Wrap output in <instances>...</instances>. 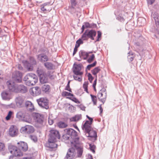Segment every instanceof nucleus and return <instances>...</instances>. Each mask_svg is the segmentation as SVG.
Here are the masks:
<instances>
[{
  "label": "nucleus",
  "mask_w": 159,
  "mask_h": 159,
  "mask_svg": "<svg viewBox=\"0 0 159 159\" xmlns=\"http://www.w3.org/2000/svg\"><path fill=\"white\" fill-rule=\"evenodd\" d=\"M14 80H9L7 82V84L9 89L12 92L15 93H25L27 91V88L24 85H16Z\"/></svg>",
  "instance_id": "1"
},
{
  "label": "nucleus",
  "mask_w": 159,
  "mask_h": 159,
  "mask_svg": "<svg viewBox=\"0 0 159 159\" xmlns=\"http://www.w3.org/2000/svg\"><path fill=\"white\" fill-rule=\"evenodd\" d=\"M65 131L68 139L70 141V145H74V144L75 143L78 144L79 138L77 136V132L72 129H66Z\"/></svg>",
  "instance_id": "2"
},
{
  "label": "nucleus",
  "mask_w": 159,
  "mask_h": 159,
  "mask_svg": "<svg viewBox=\"0 0 159 159\" xmlns=\"http://www.w3.org/2000/svg\"><path fill=\"white\" fill-rule=\"evenodd\" d=\"M83 66L82 64H78L74 63L72 70L74 75L73 77L74 80H81V75L83 74V72L81 71L82 67Z\"/></svg>",
  "instance_id": "3"
},
{
  "label": "nucleus",
  "mask_w": 159,
  "mask_h": 159,
  "mask_svg": "<svg viewBox=\"0 0 159 159\" xmlns=\"http://www.w3.org/2000/svg\"><path fill=\"white\" fill-rule=\"evenodd\" d=\"M29 60L30 62L27 60H23L22 63L28 71H31L34 69V66L37 64V62L35 58L33 57L30 56Z\"/></svg>",
  "instance_id": "4"
},
{
  "label": "nucleus",
  "mask_w": 159,
  "mask_h": 159,
  "mask_svg": "<svg viewBox=\"0 0 159 159\" xmlns=\"http://www.w3.org/2000/svg\"><path fill=\"white\" fill-rule=\"evenodd\" d=\"M96 34V31L94 30H86L82 35L81 38L83 41L88 40L89 38L94 40Z\"/></svg>",
  "instance_id": "5"
},
{
  "label": "nucleus",
  "mask_w": 159,
  "mask_h": 159,
  "mask_svg": "<svg viewBox=\"0 0 159 159\" xmlns=\"http://www.w3.org/2000/svg\"><path fill=\"white\" fill-rule=\"evenodd\" d=\"M9 150L13 156L17 157H21L23 156V153L17 146L10 145L9 147Z\"/></svg>",
  "instance_id": "6"
},
{
  "label": "nucleus",
  "mask_w": 159,
  "mask_h": 159,
  "mask_svg": "<svg viewBox=\"0 0 159 159\" xmlns=\"http://www.w3.org/2000/svg\"><path fill=\"white\" fill-rule=\"evenodd\" d=\"M97 97L99 100L103 104L104 103L106 100L107 97L106 89L104 88H102L98 93Z\"/></svg>",
  "instance_id": "7"
},
{
  "label": "nucleus",
  "mask_w": 159,
  "mask_h": 159,
  "mask_svg": "<svg viewBox=\"0 0 159 159\" xmlns=\"http://www.w3.org/2000/svg\"><path fill=\"white\" fill-rule=\"evenodd\" d=\"M38 104L42 107L48 109L49 108L48 100L44 98H41L37 100Z\"/></svg>",
  "instance_id": "8"
},
{
  "label": "nucleus",
  "mask_w": 159,
  "mask_h": 159,
  "mask_svg": "<svg viewBox=\"0 0 159 159\" xmlns=\"http://www.w3.org/2000/svg\"><path fill=\"white\" fill-rule=\"evenodd\" d=\"M48 139L50 141L53 140L57 141V139H60V135L59 132L56 130H51L50 131Z\"/></svg>",
  "instance_id": "9"
},
{
  "label": "nucleus",
  "mask_w": 159,
  "mask_h": 159,
  "mask_svg": "<svg viewBox=\"0 0 159 159\" xmlns=\"http://www.w3.org/2000/svg\"><path fill=\"white\" fill-rule=\"evenodd\" d=\"M97 27V25L96 24L94 23L90 24L87 22H84L83 23L81 28V31L80 34L83 33L85 29H94L96 28Z\"/></svg>",
  "instance_id": "10"
},
{
  "label": "nucleus",
  "mask_w": 159,
  "mask_h": 159,
  "mask_svg": "<svg viewBox=\"0 0 159 159\" xmlns=\"http://www.w3.org/2000/svg\"><path fill=\"white\" fill-rule=\"evenodd\" d=\"M20 130L24 133L27 134H30L33 133L34 131V129L33 126L30 125H26L22 127Z\"/></svg>",
  "instance_id": "11"
},
{
  "label": "nucleus",
  "mask_w": 159,
  "mask_h": 159,
  "mask_svg": "<svg viewBox=\"0 0 159 159\" xmlns=\"http://www.w3.org/2000/svg\"><path fill=\"white\" fill-rule=\"evenodd\" d=\"M152 18H153L155 20L156 25L157 28H155L154 29L152 30V32H155L156 30L159 28V16L157 12H152L151 15Z\"/></svg>",
  "instance_id": "12"
},
{
  "label": "nucleus",
  "mask_w": 159,
  "mask_h": 159,
  "mask_svg": "<svg viewBox=\"0 0 159 159\" xmlns=\"http://www.w3.org/2000/svg\"><path fill=\"white\" fill-rule=\"evenodd\" d=\"M17 147L22 152L26 151L28 149V146L27 143L24 142L20 141L17 143Z\"/></svg>",
  "instance_id": "13"
},
{
  "label": "nucleus",
  "mask_w": 159,
  "mask_h": 159,
  "mask_svg": "<svg viewBox=\"0 0 159 159\" xmlns=\"http://www.w3.org/2000/svg\"><path fill=\"white\" fill-rule=\"evenodd\" d=\"M75 149L73 147H71L69 149L67 152L66 157L67 159H73L75 157L76 154Z\"/></svg>",
  "instance_id": "14"
},
{
  "label": "nucleus",
  "mask_w": 159,
  "mask_h": 159,
  "mask_svg": "<svg viewBox=\"0 0 159 159\" xmlns=\"http://www.w3.org/2000/svg\"><path fill=\"white\" fill-rule=\"evenodd\" d=\"M10 90L8 91H4L1 93V96L3 99L6 100H9L11 98Z\"/></svg>",
  "instance_id": "15"
},
{
  "label": "nucleus",
  "mask_w": 159,
  "mask_h": 159,
  "mask_svg": "<svg viewBox=\"0 0 159 159\" xmlns=\"http://www.w3.org/2000/svg\"><path fill=\"white\" fill-rule=\"evenodd\" d=\"M74 145H71V147H73V148L75 149H76L78 154V157H80L83 153V148L79 142H78V144H77L76 143L74 144Z\"/></svg>",
  "instance_id": "16"
},
{
  "label": "nucleus",
  "mask_w": 159,
  "mask_h": 159,
  "mask_svg": "<svg viewBox=\"0 0 159 159\" xmlns=\"http://www.w3.org/2000/svg\"><path fill=\"white\" fill-rule=\"evenodd\" d=\"M37 73L39 78V80H47L48 75L42 69L38 68Z\"/></svg>",
  "instance_id": "17"
},
{
  "label": "nucleus",
  "mask_w": 159,
  "mask_h": 159,
  "mask_svg": "<svg viewBox=\"0 0 159 159\" xmlns=\"http://www.w3.org/2000/svg\"><path fill=\"white\" fill-rule=\"evenodd\" d=\"M30 93L33 96H37L39 95L41 93V91L38 87H33L30 89Z\"/></svg>",
  "instance_id": "18"
},
{
  "label": "nucleus",
  "mask_w": 159,
  "mask_h": 159,
  "mask_svg": "<svg viewBox=\"0 0 159 159\" xmlns=\"http://www.w3.org/2000/svg\"><path fill=\"white\" fill-rule=\"evenodd\" d=\"M18 129L16 126L12 125L10 127L9 131V133L10 136L14 137L17 135Z\"/></svg>",
  "instance_id": "19"
},
{
  "label": "nucleus",
  "mask_w": 159,
  "mask_h": 159,
  "mask_svg": "<svg viewBox=\"0 0 159 159\" xmlns=\"http://www.w3.org/2000/svg\"><path fill=\"white\" fill-rule=\"evenodd\" d=\"M37 58L41 62H44L49 60L48 57L45 53H42L37 56Z\"/></svg>",
  "instance_id": "20"
},
{
  "label": "nucleus",
  "mask_w": 159,
  "mask_h": 159,
  "mask_svg": "<svg viewBox=\"0 0 159 159\" xmlns=\"http://www.w3.org/2000/svg\"><path fill=\"white\" fill-rule=\"evenodd\" d=\"M22 74L19 71H14L12 75V78L13 80H22Z\"/></svg>",
  "instance_id": "21"
},
{
  "label": "nucleus",
  "mask_w": 159,
  "mask_h": 159,
  "mask_svg": "<svg viewBox=\"0 0 159 159\" xmlns=\"http://www.w3.org/2000/svg\"><path fill=\"white\" fill-rule=\"evenodd\" d=\"M92 124L88 120H86L82 126V129L86 132L92 129L91 127Z\"/></svg>",
  "instance_id": "22"
},
{
  "label": "nucleus",
  "mask_w": 159,
  "mask_h": 159,
  "mask_svg": "<svg viewBox=\"0 0 159 159\" xmlns=\"http://www.w3.org/2000/svg\"><path fill=\"white\" fill-rule=\"evenodd\" d=\"M34 118L36 122L39 124H42L44 120L43 116L38 113L35 114Z\"/></svg>",
  "instance_id": "23"
},
{
  "label": "nucleus",
  "mask_w": 159,
  "mask_h": 159,
  "mask_svg": "<svg viewBox=\"0 0 159 159\" xmlns=\"http://www.w3.org/2000/svg\"><path fill=\"white\" fill-rule=\"evenodd\" d=\"M79 55L80 58L86 60L89 57L88 53L84 50H81L79 52Z\"/></svg>",
  "instance_id": "24"
},
{
  "label": "nucleus",
  "mask_w": 159,
  "mask_h": 159,
  "mask_svg": "<svg viewBox=\"0 0 159 159\" xmlns=\"http://www.w3.org/2000/svg\"><path fill=\"white\" fill-rule=\"evenodd\" d=\"M27 116V114L24 110L20 111H18L16 114L17 118L19 119L25 118Z\"/></svg>",
  "instance_id": "25"
},
{
  "label": "nucleus",
  "mask_w": 159,
  "mask_h": 159,
  "mask_svg": "<svg viewBox=\"0 0 159 159\" xmlns=\"http://www.w3.org/2000/svg\"><path fill=\"white\" fill-rule=\"evenodd\" d=\"M56 142L53 140L50 141V139H48V143L47 144V147L52 148H57V144L56 143Z\"/></svg>",
  "instance_id": "26"
},
{
  "label": "nucleus",
  "mask_w": 159,
  "mask_h": 159,
  "mask_svg": "<svg viewBox=\"0 0 159 159\" xmlns=\"http://www.w3.org/2000/svg\"><path fill=\"white\" fill-rule=\"evenodd\" d=\"M88 134V136L89 137L95 138L97 137V133L92 129L86 132Z\"/></svg>",
  "instance_id": "27"
},
{
  "label": "nucleus",
  "mask_w": 159,
  "mask_h": 159,
  "mask_svg": "<svg viewBox=\"0 0 159 159\" xmlns=\"http://www.w3.org/2000/svg\"><path fill=\"white\" fill-rule=\"evenodd\" d=\"M42 90L43 92L47 93H49L51 90V88L50 86L48 85L44 84L42 88Z\"/></svg>",
  "instance_id": "28"
},
{
  "label": "nucleus",
  "mask_w": 159,
  "mask_h": 159,
  "mask_svg": "<svg viewBox=\"0 0 159 159\" xmlns=\"http://www.w3.org/2000/svg\"><path fill=\"white\" fill-rule=\"evenodd\" d=\"M45 67L48 70H52L54 67L53 64L50 62H46L44 64Z\"/></svg>",
  "instance_id": "29"
},
{
  "label": "nucleus",
  "mask_w": 159,
  "mask_h": 159,
  "mask_svg": "<svg viewBox=\"0 0 159 159\" xmlns=\"http://www.w3.org/2000/svg\"><path fill=\"white\" fill-rule=\"evenodd\" d=\"M82 116L81 114L77 115L71 118L70 120L71 121H77L81 119Z\"/></svg>",
  "instance_id": "30"
},
{
  "label": "nucleus",
  "mask_w": 159,
  "mask_h": 159,
  "mask_svg": "<svg viewBox=\"0 0 159 159\" xmlns=\"http://www.w3.org/2000/svg\"><path fill=\"white\" fill-rule=\"evenodd\" d=\"M61 96L63 97H70L74 96L73 94L71 93H69L66 91H63L61 93Z\"/></svg>",
  "instance_id": "31"
},
{
  "label": "nucleus",
  "mask_w": 159,
  "mask_h": 159,
  "mask_svg": "<svg viewBox=\"0 0 159 159\" xmlns=\"http://www.w3.org/2000/svg\"><path fill=\"white\" fill-rule=\"evenodd\" d=\"M100 67L98 66L95 68L91 70V72L93 75L96 76V77L95 80H97V74L100 71Z\"/></svg>",
  "instance_id": "32"
},
{
  "label": "nucleus",
  "mask_w": 159,
  "mask_h": 159,
  "mask_svg": "<svg viewBox=\"0 0 159 159\" xmlns=\"http://www.w3.org/2000/svg\"><path fill=\"white\" fill-rule=\"evenodd\" d=\"M50 4V2H47L43 3L42 5H41V10L43 11H48V10H47V9L45 7L47 5H49Z\"/></svg>",
  "instance_id": "33"
},
{
  "label": "nucleus",
  "mask_w": 159,
  "mask_h": 159,
  "mask_svg": "<svg viewBox=\"0 0 159 159\" xmlns=\"http://www.w3.org/2000/svg\"><path fill=\"white\" fill-rule=\"evenodd\" d=\"M36 75L34 74L33 73H30L28 74L25 77V79H29L30 78H33L35 79L36 77Z\"/></svg>",
  "instance_id": "34"
},
{
  "label": "nucleus",
  "mask_w": 159,
  "mask_h": 159,
  "mask_svg": "<svg viewBox=\"0 0 159 159\" xmlns=\"http://www.w3.org/2000/svg\"><path fill=\"white\" fill-rule=\"evenodd\" d=\"M128 55L127 57L128 59V61L130 62L133 60L134 58V57L132 52H129L128 53Z\"/></svg>",
  "instance_id": "35"
},
{
  "label": "nucleus",
  "mask_w": 159,
  "mask_h": 159,
  "mask_svg": "<svg viewBox=\"0 0 159 159\" xmlns=\"http://www.w3.org/2000/svg\"><path fill=\"white\" fill-rule=\"evenodd\" d=\"M57 125L60 128H65L67 127V125L62 122H59L57 123Z\"/></svg>",
  "instance_id": "36"
},
{
  "label": "nucleus",
  "mask_w": 159,
  "mask_h": 159,
  "mask_svg": "<svg viewBox=\"0 0 159 159\" xmlns=\"http://www.w3.org/2000/svg\"><path fill=\"white\" fill-rule=\"evenodd\" d=\"M38 52L42 53H45L46 54V53L48 52L49 51L46 48L44 47H43L40 48L39 49Z\"/></svg>",
  "instance_id": "37"
},
{
  "label": "nucleus",
  "mask_w": 159,
  "mask_h": 159,
  "mask_svg": "<svg viewBox=\"0 0 159 159\" xmlns=\"http://www.w3.org/2000/svg\"><path fill=\"white\" fill-rule=\"evenodd\" d=\"M83 40L82 38L79 39L78 40H77L76 42L75 46L77 48H79L81 44L83 43Z\"/></svg>",
  "instance_id": "38"
},
{
  "label": "nucleus",
  "mask_w": 159,
  "mask_h": 159,
  "mask_svg": "<svg viewBox=\"0 0 159 159\" xmlns=\"http://www.w3.org/2000/svg\"><path fill=\"white\" fill-rule=\"evenodd\" d=\"M78 9L77 7H72L70 8V10L72 14L75 13L77 11V9Z\"/></svg>",
  "instance_id": "39"
},
{
  "label": "nucleus",
  "mask_w": 159,
  "mask_h": 159,
  "mask_svg": "<svg viewBox=\"0 0 159 159\" xmlns=\"http://www.w3.org/2000/svg\"><path fill=\"white\" fill-rule=\"evenodd\" d=\"M66 98L71 100L72 101L74 102H75L76 103L80 104V102L76 98H71V97H67Z\"/></svg>",
  "instance_id": "40"
},
{
  "label": "nucleus",
  "mask_w": 159,
  "mask_h": 159,
  "mask_svg": "<svg viewBox=\"0 0 159 159\" xmlns=\"http://www.w3.org/2000/svg\"><path fill=\"white\" fill-rule=\"evenodd\" d=\"M94 105H96L97 103V98L96 96L92 94L90 95Z\"/></svg>",
  "instance_id": "41"
},
{
  "label": "nucleus",
  "mask_w": 159,
  "mask_h": 159,
  "mask_svg": "<svg viewBox=\"0 0 159 159\" xmlns=\"http://www.w3.org/2000/svg\"><path fill=\"white\" fill-rule=\"evenodd\" d=\"M96 64L97 61H95L93 63L88 65L87 66L86 69L90 70L92 67H94L96 65Z\"/></svg>",
  "instance_id": "42"
},
{
  "label": "nucleus",
  "mask_w": 159,
  "mask_h": 159,
  "mask_svg": "<svg viewBox=\"0 0 159 159\" xmlns=\"http://www.w3.org/2000/svg\"><path fill=\"white\" fill-rule=\"evenodd\" d=\"M89 83L88 82H85L83 85V87L84 89V91H86V93H88L89 92L88 89V85Z\"/></svg>",
  "instance_id": "43"
},
{
  "label": "nucleus",
  "mask_w": 159,
  "mask_h": 159,
  "mask_svg": "<svg viewBox=\"0 0 159 159\" xmlns=\"http://www.w3.org/2000/svg\"><path fill=\"white\" fill-rule=\"evenodd\" d=\"M98 35L97 36V39L96 40L95 42H98L100 41L101 39L102 36V33L101 31L99 30L97 31Z\"/></svg>",
  "instance_id": "44"
},
{
  "label": "nucleus",
  "mask_w": 159,
  "mask_h": 159,
  "mask_svg": "<svg viewBox=\"0 0 159 159\" xmlns=\"http://www.w3.org/2000/svg\"><path fill=\"white\" fill-rule=\"evenodd\" d=\"M95 55L94 54H93L88 59L87 61L89 63H91L93 61Z\"/></svg>",
  "instance_id": "45"
},
{
  "label": "nucleus",
  "mask_w": 159,
  "mask_h": 159,
  "mask_svg": "<svg viewBox=\"0 0 159 159\" xmlns=\"http://www.w3.org/2000/svg\"><path fill=\"white\" fill-rule=\"evenodd\" d=\"M89 146L90 150L93 153H95V149L96 148L95 146L93 144H90Z\"/></svg>",
  "instance_id": "46"
},
{
  "label": "nucleus",
  "mask_w": 159,
  "mask_h": 159,
  "mask_svg": "<svg viewBox=\"0 0 159 159\" xmlns=\"http://www.w3.org/2000/svg\"><path fill=\"white\" fill-rule=\"evenodd\" d=\"M5 148V145L4 143L0 142V152L4 151Z\"/></svg>",
  "instance_id": "47"
},
{
  "label": "nucleus",
  "mask_w": 159,
  "mask_h": 159,
  "mask_svg": "<svg viewBox=\"0 0 159 159\" xmlns=\"http://www.w3.org/2000/svg\"><path fill=\"white\" fill-rule=\"evenodd\" d=\"M13 112L11 111L9 112L7 115L6 117V119L7 120H9L11 117L12 115L13 114Z\"/></svg>",
  "instance_id": "48"
},
{
  "label": "nucleus",
  "mask_w": 159,
  "mask_h": 159,
  "mask_svg": "<svg viewBox=\"0 0 159 159\" xmlns=\"http://www.w3.org/2000/svg\"><path fill=\"white\" fill-rule=\"evenodd\" d=\"M70 81H69L68 82L65 88V90H67L70 92H72L71 89V88H70Z\"/></svg>",
  "instance_id": "49"
},
{
  "label": "nucleus",
  "mask_w": 159,
  "mask_h": 159,
  "mask_svg": "<svg viewBox=\"0 0 159 159\" xmlns=\"http://www.w3.org/2000/svg\"><path fill=\"white\" fill-rule=\"evenodd\" d=\"M70 3L72 7H76L77 5V2L76 0H70Z\"/></svg>",
  "instance_id": "50"
},
{
  "label": "nucleus",
  "mask_w": 159,
  "mask_h": 159,
  "mask_svg": "<svg viewBox=\"0 0 159 159\" xmlns=\"http://www.w3.org/2000/svg\"><path fill=\"white\" fill-rule=\"evenodd\" d=\"M30 137L31 139L34 142H36L37 141V138L36 136L34 135H31Z\"/></svg>",
  "instance_id": "51"
},
{
  "label": "nucleus",
  "mask_w": 159,
  "mask_h": 159,
  "mask_svg": "<svg viewBox=\"0 0 159 159\" xmlns=\"http://www.w3.org/2000/svg\"><path fill=\"white\" fill-rule=\"evenodd\" d=\"M30 106H32V103L29 101H27L26 102L25 106L28 109Z\"/></svg>",
  "instance_id": "52"
},
{
  "label": "nucleus",
  "mask_w": 159,
  "mask_h": 159,
  "mask_svg": "<svg viewBox=\"0 0 159 159\" xmlns=\"http://www.w3.org/2000/svg\"><path fill=\"white\" fill-rule=\"evenodd\" d=\"M116 19L121 22H123L125 20L122 17L120 16H118L117 17Z\"/></svg>",
  "instance_id": "53"
},
{
  "label": "nucleus",
  "mask_w": 159,
  "mask_h": 159,
  "mask_svg": "<svg viewBox=\"0 0 159 159\" xmlns=\"http://www.w3.org/2000/svg\"><path fill=\"white\" fill-rule=\"evenodd\" d=\"M25 81H31V86L34 85L38 82V80H25Z\"/></svg>",
  "instance_id": "54"
},
{
  "label": "nucleus",
  "mask_w": 159,
  "mask_h": 159,
  "mask_svg": "<svg viewBox=\"0 0 159 159\" xmlns=\"http://www.w3.org/2000/svg\"><path fill=\"white\" fill-rule=\"evenodd\" d=\"M25 83L26 84V85L28 86H31V81H25Z\"/></svg>",
  "instance_id": "55"
},
{
  "label": "nucleus",
  "mask_w": 159,
  "mask_h": 159,
  "mask_svg": "<svg viewBox=\"0 0 159 159\" xmlns=\"http://www.w3.org/2000/svg\"><path fill=\"white\" fill-rule=\"evenodd\" d=\"M88 80H93V77L90 73H89L88 74Z\"/></svg>",
  "instance_id": "56"
},
{
  "label": "nucleus",
  "mask_w": 159,
  "mask_h": 159,
  "mask_svg": "<svg viewBox=\"0 0 159 159\" xmlns=\"http://www.w3.org/2000/svg\"><path fill=\"white\" fill-rule=\"evenodd\" d=\"M155 0H147L148 3L150 5L152 4L155 2Z\"/></svg>",
  "instance_id": "57"
},
{
  "label": "nucleus",
  "mask_w": 159,
  "mask_h": 159,
  "mask_svg": "<svg viewBox=\"0 0 159 159\" xmlns=\"http://www.w3.org/2000/svg\"><path fill=\"white\" fill-rule=\"evenodd\" d=\"M78 48H77V47L75 46L73 53V56L76 53L78 50Z\"/></svg>",
  "instance_id": "58"
},
{
  "label": "nucleus",
  "mask_w": 159,
  "mask_h": 159,
  "mask_svg": "<svg viewBox=\"0 0 159 159\" xmlns=\"http://www.w3.org/2000/svg\"><path fill=\"white\" fill-rule=\"evenodd\" d=\"M3 72L0 70V80H3Z\"/></svg>",
  "instance_id": "59"
},
{
  "label": "nucleus",
  "mask_w": 159,
  "mask_h": 159,
  "mask_svg": "<svg viewBox=\"0 0 159 159\" xmlns=\"http://www.w3.org/2000/svg\"><path fill=\"white\" fill-rule=\"evenodd\" d=\"M28 109L30 111H33L34 110V107L32 104V106H30Z\"/></svg>",
  "instance_id": "60"
},
{
  "label": "nucleus",
  "mask_w": 159,
  "mask_h": 159,
  "mask_svg": "<svg viewBox=\"0 0 159 159\" xmlns=\"http://www.w3.org/2000/svg\"><path fill=\"white\" fill-rule=\"evenodd\" d=\"M17 68L18 70H23V67L20 64H19L18 65Z\"/></svg>",
  "instance_id": "61"
},
{
  "label": "nucleus",
  "mask_w": 159,
  "mask_h": 159,
  "mask_svg": "<svg viewBox=\"0 0 159 159\" xmlns=\"http://www.w3.org/2000/svg\"><path fill=\"white\" fill-rule=\"evenodd\" d=\"M87 117L89 119V120H90L89 122H91V123L92 124V122L93 121V119L92 118L89 117L88 116L86 115Z\"/></svg>",
  "instance_id": "62"
},
{
  "label": "nucleus",
  "mask_w": 159,
  "mask_h": 159,
  "mask_svg": "<svg viewBox=\"0 0 159 159\" xmlns=\"http://www.w3.org/2000/svg\"><path fill=\"white\" fill-rule=\"evenodd\" d=\"M86 159H93L92 155L90 154H88L87 158Z\"/></svg>",
  "instance_id": "63"
},
{
  "label": "nucleus",
  "mask_w": 159,
  "mask_h": 159,
  "mask_svg": "<svg viewBox=\"0 0 159 159\" xmlns=\"http://www.w3.org/2000/svg\"><path fill=\"white\" fill-rule=\"evenodd\" d=\"M17 157L14 156H11L10 157L9 159H17L16 158Z\"/></svg>",
  "instance_id": "64"
}]
</instances>
